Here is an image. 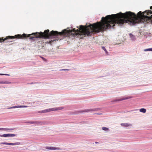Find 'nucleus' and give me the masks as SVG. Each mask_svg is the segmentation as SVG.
<instances>
[{"instance_id":"f257e3e1","label":"nucleus","mask_w":152,"mask_h":152,"mask_svg":"<svg viewBox=\"0 0 152 152\" xmlns=\"http://www.w3.org/2000/svg\"><path fill=\"white\" fill-rule=\"evenodd\" d=\"M100 22H97L93 24H90L87 26L80 25L78 29L75 30L73 28L72 30L64 29L61 32L57 31H52L49 33L48 29L46 30L43 33H33L31 34H23L22 35L17 34L14 36H9L5 38H0V43L4 42L5 40L10 39L16 38L24 39L29 37L30 39L34 38H49L53 36L64 35L68 37H76L78 35H91L93 32H98L102 31Z\"/></svg>"},{"instance_id":"f03ea898","label":"nucleus","mask_w":152,"mask_h":152,"mask_svg":"<svg viewBox=\"0 0 152 152\" xmlns=\"http://www.w3.org/2000/svg\"><path fill=\"white\" fill-rule=\"evenodd\" d=\"M152 19V11L146 10L143 12L140 11L136 15L130 11L125 13L120 12L116 14L108 15L102 17L100 22L101 31H103L111 27H113L115 24H123L130 22L133 24L138 23H148V20Z\"/></svg>"},{"instance_id":"7ed1b4c3","label":"nucleus","mask_w":152,"mask_h":152,"mask_svg":"<svg viewBox=\"0 0 152 152\" xmlns=\"http://www.w3.org/2000/svg\"><path fill=\"white\" fill-rule=\"evenodd\" d=\"M63 108V107H55L52 108H49L46 110H45L42 111H39L38 112V113H45L47 112H49L51 111H57L61 110Z\"/></svg>"},{"instance_id":"20e7f679","label":"nucleus","mask_w":152,"mask_h":152,"mask_svg":"<svg viewBox=\"0 0 152 152\" xmlns=\"http://www.w3.org/2000/svg\"><path fill=\"white\" fill-rule=\"evenodd\" d=\"M97 110L96 109H86L80 111L78 112L79 113H82V112H88L90 111H96Z\"/></svg>"},{"instance_id":"39448f33","label":"nucleus","mask_w":152,"mask_h":152,"mask_svg":"<svg viewBox=\"0 0 152 152\" xmlns=\"http://www.w3.org/2000/svg\"><path fill=\"white\" fill-rule=\"evenodd\" d=\"M121 126H124L125 127L131 126H132V124H129L128 123H121Z\"/></svg>"},{"instance_id":"423d86ee","label":"nucleus","mask_w":152,"mask_h":152,"mask_svg":"<svg viewBox=\"0 0 152 152\" xmlns=\"http://www.w3.org/2000/svg\"><path fill=\"white\" fill-rule=\"evenodd\" d=\"M132 98V97L131 96H128L126 97H124L122 99H117L114 101L116 102V101H120L123 100H125L126 99H129L130 98Z\"/></svg>"},{"instance_id":"0eeeda50","label":"nucleus","mask_w":152,"mask_h":152,"mask_svg":"<svg viewBox=\"0 0 152 152\" xmlns=\"http://www.w3.org/2000/svg\"><path fill=\"white\" fill-rule=\"evenodd\" d=\"M27 106H14L12 107H11L10 108H9V109H12V108H17L19 107H27Z\"/></svg>"},{"instance_id":"6e6552de","label":"nucleus","mask_w":152,"mask_h":152,"mask_svg":"<svg viewBox=\"0 0 152 152\" xmlns=\"http://www.w3.org/2000/svg\"><path fill=\"white\" fill-rule=\"evenodd\" d=\"M129 35L130 37L131 38V39L133 40H134L135 39V36L132 34L130 33L129 34Z\"/></svg>"},{"instance_id":"1a4fd4ad","label":"nucleus","mask_w":152,"mask_h":152,"mask_svg":"<svg viewBox=\"0 0 152 152\" xmlns=\"http://www.w3.org/2000/svg\"><path fill=\"white\" fill-rule=\"evenodd\" d=\"M140 112L143 113H145L146 112V110L144 108H141L140 110Z\"/></svg>"},{"instance_id":"9d476101","label":"nucleus","mask_w":152,"mask_h":152,"mask_svg":"<svg viewBox=\"0 0 152 152\" xmlns=\"http://www.w3.org/2000/svg\"><path fill=\"white\" fill-rule=\"evenodd\" d=\"M0 137H8V134H5L2 135H0Z\"/></svg>"},{"instance_id":"9b49d317","label":"nucleus","mask_w":152,"mask_h":152,"mask_svg":"<svg viewBox=\"0 0 152 152\" xmlns=\"http://www.w3.org/2000/svg\"><path fill=\"white\" fill-rule=\"evenodd\" d=\"M16 135L13 134H8V137H13L15 136Z\"/></svg>"},{"instance_id":"f8f14e48","label":"nucleus","mask_w":152,"mask_h":152,"mask_svg":"<svg viewBox=\"0 0 152 152\" xmlns=\"http://www.w3.org/2000/svg\"><path fill=\"white\" fill-rule=\"evenodd\" d=\"M144 51H152V48L145 49L144 50Z\"/></svg>"},{"instance_id":"ddd939ff","label":"nucleus","mask_w":152,"mask_h":152,"mask_svg":"<svg viewBox=\"0 0 152 152\" xmlns=\"http://www.w3.org/2000/svg\"><path fill=\"white\" fill-rule=\"evenodd\" d=\"M9 83V82L7 81L3 82V81H0V84H7Z\"/></svg>"},{"instance_id":"4468645a","label":"nucleus","mask_w":152,"mask_h":152,"mask_svg":"<svg viewBox=\"0 0 152 152\" xmlns=\"http://www.w3.org/2000/svg\"><path fill=\"white\" fill-rule=\"evenodd\" d=\"M102 130L104 131H108L109 130L108 128L106 127H102Z\"/></svg>"},{"instance_id":"2eb2a0df","label":"nucleus","mask_w":152,"mask_h":152,"mask_svg":"<svg viewBox=\"0 0 152 152\" xmlns=\"http://www.w3.org/2000/svg\"><path fill=\"white\" fill-rule=\"evenodd\" d=\"M18 143H9V145H18Z\"/></svg>"},{"instance_id":"dca6fc26","label":"nucleus","mask_w":152,"mask_h":152,"mask_svg":"<svg viewBox=\"0 0 152 152\" xmlns=\"http://www.w3.org/2000/svg\"><path fill=\"white\" fill-rule=\"evenodd\" d=\"M102 49L105 51L106 53H108L107 51V50H106L105 47L104 46L102 47Z\"/></svg>"},{"instance_id":"f3484780","label":"nucleus","mask_w":152,"mask_h":152,"mask_svg":"<svg viewBox=\"0 0 152 152\" xmlns=\"http://www.w3.org/2000/svg\"><path fill=\"white\" fill-rule=\"evenodd\" d=\"M13 129H8V128H5V129L4 130L6 131H8L9 130H13Z\"/></svg>"},{"instance_id":"a211bd4d","label":"nucleus","mask_w":152,"mask_h":152,"mask_svg":"<svg viewBox=\"0 0 152 152\" xmlns=\"http://www.w3.org/2000/svg\"><path fill=\"white\" fill-rule=\"evenodd\" d=\"M41 124V122L35 121V124L37 125H40Z\"/></svg>"},{"instance_id":"6ab92c4d","label":"nucleus","mask_w":152,"mask_h":152,"mask_svg":"<svg viewBox=\"0 0 152 152\" xmlns=\"http://www.w3.org/2000/svg\"><path fill=\"white\" fill-rule=\"evenodd\" d=\"M3 75L9 76V75H10L8 74H0V75Z\"/></svg>"},{"instance_id":"aec40b11","label":"nucleus","mask_w":152,"mask_h":152,"mask_svg":"<svg viewBox=\"0 0 152 152\" xmlns=\"http://www.w3.org/2000/svg\"><path fill=\"white\" fill-rule=\"evenodd\" d=\"M45 124V122H41L40 125H44Z\"/></svg>"},{"instance_id":"412c9836","label":"nucleus","mask_w":152,"mask_h":152,"mask_svg":"<svg viewBox=\"0 0 152 152\" xmlns=\"http://www.w3.org/2000/svg\"><path fill=\"white\" fill-rule=\"evenodd\" d=\"M28 123L32 124H35V121H30L28 122Z\"/></svg>"},{"instance_id":"4be33fe9","label":"nucleus","mask_w":152,"mask_h":152,"mask_svg":"<svg viewBox=\"0 0 152 152\" xmlns=\"http://www.w3.org/2000/svg\"><path fill=\"white\" fill-rule=\"evenodd\" d=\"M54 40H51L50 41H49V42H46V43H49V44H51V42H53Z\"/></svg>"},{"instance_id":"5701e85b","label":"nucleus","mask_w":152,"mask_h":152,"mask_svg":"<svg viewBox=\"0 0 152 152\" xmlns=\"http://www.w3.org/2000/svg\"><path fill=\"white\" fill-rule=\"evenodd\" d=\"M2 144H3L9 145V143H7V142H4V143H3Z\"/></svg>"},{"instance_id":"b1692460","label":"nucleus","mask_w":152,"mask_h":152,"mask_svg":"<svg viewBox=\"0 0 152 152\" xmlns=\"http://www.w3.org/2000/svg\"><path fill=\"white\" fill-rule=\"evenodd\" d=\"M61 70H64V71H69V69H62Z\"/></svg>"},{"instance_id":"393cba45","label":"nucleus","mask_w":152,"mask_h":152,"mask_svg":"<svg viewBox=\"0 0 152 152\" xmlns=\"http://www.w3.org/2000/svg\"><path fill=\"white\" fill-rule=\"evenodd\" d=\"M5 128H0V130H4Z\"/></svg>"},{"instance_id":"a878e982","label":"nucleus","mask_w":152,"mask_h":152,"mask_svg":"<svg viewBox=\"0 0 152 152\" xmlns=\"http://www.w3.org/2000/svg\"><path fill=\"white\" fill-rule=\"evenodd\" d=\"M42 58V59L44 61H46V59L44 58L43 57H41Z\"/></svg>"},{"instance_id":"bb28decb","label":"nucleus","mask_w":152,"mask_h":152,"mask_svg":"<svg viewBox=\"0 0 152 152\" xmlns=\"http://www.w3.org/2000/svg\"><path fill=\"white\" fill-rule=\"evenodd\" d=\"M150 9L151 10H152V6H151V7H150Z\"/></svg>"},{"instance_id":"cd10ccee","label":"nucleus","mask_w":152,"mask_h":152,"mask_svg":"<svg viewBox=\"0 0 152 152\" xmlns=\"http://www.w3.org/2000/svg\"><path fill=\"white\" fill-rule=\"evenodd\" d=\"M95 143H98V142H96Z\"/></svg>"}]
</instances>
